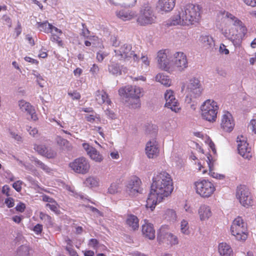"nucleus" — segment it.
<instances>
[{"mask_svg":"<svg viewBox=\"0 0 256 256\" xmlns=\"http://www.w3.org/2000/svg\"><path fill=\"white\" fill-rule=\"evenodd\" d=\"M140 180L136 176H132L128 180L126 184V190L130 195L134 196L140 192Z\"/></svg>","mask_w":256,"mask_h":256,"instance_id":"nucleus-17","label":"nucleus"},{"mask_svg":"<svg viewBox=\"0 0 256 256\" xmlns=\"http://www.w3.org/2000/svg\"><path fill=\"white\" fill-rule=\"evenodd\" d=\"M230 232L237 240L242 242L247 239L248 234L247 224L240 216H238L233 220Z\"/></svg>","mask_w":256,"mask_h":256,"instance_id":"nucleus-5","label":"nucleus"},{"mask_svg":"<svg viewBox=\"0 0 256 256\" xmlns=\"http://www.w3.org/2000/svg\"><path fill=\"white\" fill-rule=\"evenodd\" d=\"M46 207H48L50 208V210L56 214H59L60 213V210H59V206L55 200L51 204H46Z\"/></svg>","mask_w":256,"mask_h":256,"instance_id":"nucleus-39","label":"nucleus"},{"mask_svg":"<svg viewBox=\"0 0 256 256\" xmlns=\"http://www.w3.org/2000/svg\"><path fill=\"white\" fill-rule=\"evenodd\" d=\"M230 20L232 22L234 27L231 28L228 30H226L224 32V35L235 46H239L247 34L246 27L240 19L228 12L220 10L217 12L216 25L222 28V31Z\"/></svg>","mask_w":256,"mask_h":256,"instance_id":"nucleus-2","label":"nucleus"},{"mask_svg":"<svg viewBox=\"0 0 256 256\" xmlns=\"http://www.w3.org/2000/svg\"><path fill=\"white\" fill-rule=\"evenodd\" d=\"M94 130L96 131L103 138H104V134L102 128L100 126H95Z\"/></svg>","mask_w":256,"mask_h":256,"instance_id":"nucleus-64","label":"nucleus"},{"mask_svg":"<svg viewBox=\"0 0 256 256\" xmlns=\"http://www.w3.org/2000/svg\"><path fill=\"white\" fill-rule=\"evenodd\" d=\"M114 51L115 61H124L132 58L134 62H138L140 60L138 54L132 50V46L130 44H124L118 48L114 50Z\"/></svg>","mask_w":256,"mask_h":256,"instance_id":"nucleus-9","label":"nucleus"},{"mask_svg":"<svg viewBox=\"0 0 256 256\" xmlns=\"http://www.w3.org/2000/svg\"><path fill=\"white\" fill-rule=\"evenodd\" d=\"M96 99L98 102L100 104L106 103L108 105H110L112 103L111 100L108 98V94L104 90L97 91Z\"/></svg>","mask_w":256,"mask_h":256,"instance_id":"nucleus-32","label":"nucleus"},{"mask_svg":"<svg viewBox=\"0 0 256 256\" xmlns=\"http://www.w3.org/2000/svg\"><path fill=\"white\" fill-rule=\"evenodd\" d=\"M117 61L114 60V56H113L110 64L108 66V72L112 74L118 76L122 74V66L116 62Z\"/></svg>","mask_w":256,"mask_h":256,"instance_id":"nucleus-30","label":"nucleus"},{"mask_svg":"<svg viewBox=\"0 0 256 256\" xmlns=\"http://www.w3.org/2000/svg\"><path fill=\"white\" fill-rule=\"evenodd\" d=\"M168 50H160L158 52L157 60L159 67L166 71H170L172 66L168 58Z\"/></svg>","mask_w":256,"mask_h":256,"instance_id":"nucleus-14","label":"nucleus"},{"mask_svg":"<svg viewBox=\"0 0 256 256\" xmlns=\"http://www.w3.org/2000/svg\"><path fill=\"white\" fill-rule=\"evenodd\" d=\"M156 80L160 82L166 86H170L172 84V81L168 76L164 75L163 74H158L156 76Z\"/></svg>","mask_w":256,"mask_h":256,"instance_id":"nucleus-37","label":"nucleus"},{"mask_svg":"<svg viewBox=\"0 0 256 256\" xmlns=\"http://www.w3.org/2000/svg\"><path fill=\"white\" fill-rule=\"evenodd\" d=\"M82 145L83 148L92 160L98 162H100L103 160L102 156L96 148L90 146L88 143H83Z\"/></svg>","mask_w":256,"mask_h":256,"instance_id":"nucleus-19","label":"nucleus"},{"mask_svg":"<svg viewBox=\"0 0 256 256\" xmlns=\"http://www.w3.org/2000/svg\"><path fill=\"white\" fill-rule=\"evenodd\" d=\"M218 252L220 256H234V252L231 246L225 242L218 244Z\"/></svg>","mask_w":256,"mask_h":256,"instance_id":"nucleus-27","label":"nucleus"},{"mask_svg":"<svg viewBox=\"0 0 256 256\" xmlns=\"http://www.w3.org/2000/svg\"><path fill=\"white\" fill-rule=\"evenodd\" d=\"M24 59L26 61L32 63V64H36V65L38 64V62L37 60L34 59L30 57L26 56L24 57Z\"/></svg>","mask_w":256,"mask_h":256,"instance_id":"nucleus-60","label":"nucleus"},{"mask_svg":"<svg viewBox=\"0 0 256 256\" xmlns=\"http://www.w3.org/2000/svg\"><path fill=\"white\" fill-rule=\"evenodd\" d=\"M40 218L48 228L54 226V220L50 215L41 212H40Z\"/></svg>","mask_w":256,"mask_h":256,"instance_id":"nucleus-36","label":"nucleus"},{"mask_svg":"<svg viewBox=\"0 0 256 256\" xmlns=\"http://www.w3.org/2000/svg\"><path fill=\"white\" fill-rule=\"evenodd\" d=\"M34 148L40 154L44 156L46 154V151L48 150L44 146L42 145H35Z\"/></svg>","mask_w":256,"mask_h":256,"instance_id":"nucleus-42","label":"nucleus"},{"mask_svg":"<svg viewBox=\"0 0 256 256\" xmlns=\"http://www.w3.org/2000/svg\"><path fill=\"white\" fill-rule=\"evenodd\" d=\"M202 8L198 4H188L181 6L176 15L166 24L168 26H190L198 24L201 18Z\"/></svg>","mask_w":256,"mask_h":256,"instance_id":"nucleus-3","label":"nucleus"},{"mask_svg":"<svg viewBox=\"0 0 256 256\" xmlns=\"http://www.w3.org/2000/svg\"><path fill=\"white\" fill-rule=\"evenodd\" d=\"M56 153L55 151L51 150H47L46 151V154H45L44 156L48 158H54L56 156Z\"/></svg>","mask_w":256,"mask_h":256,"instance_id":"nucleus-51","label":"nucleus"},{"mask_svg":"<svg viewBox=\"0 0 256 256\" xmlns=\"http://www.w3.org/2000/svg\"><path fill=\"white\" fill-rule=\"evenodd\" d=\"M36 26L40 32L48 34L54 26L46 20L43 22H37Z\"/></svg>","mask_w":256,"mask_h":256,"instance_id":"nucleus-35","label":"nucleus"},{"mask_svg":"<svg viewBox=\"0 0 256 256\" xmlns=\"http://www.w3.org/2000/svg\"><path fill=\"white\" fill-rule=\"evenodd\" d=\"M10 188L8 186L4 185L2 186V194H6L7 196H10Z\"/></svg>","mask_w":256,"mask_h":256,"instance_id":"nucleus-58","label":"nucleus"},{"mask_svg":"<svg viewBox=\"0 0 256 256\" xmlns=\"http://www.w3.org/2000/svg\"><path fill=\"white\" fill-rule=\"evenodd\" d=\"M169 228L168 226H162L160 228L158 235L164 238H166L171 244V245H175L178 244V239L177 237L170 232H168Z\"/></svg>","mask_w":256,"mask_h":256,"instance_id":"nucleus-21","label":"nucleus"},{"mask_svg":"<svg viewBox=\"0 0 256 256\" xmlns=\"http://www.w3.org/2000/svg\"><path fill=\"white\" fill-rule=\"evenodd\" d=\"M18 104L20 109L22 111L26 112L31 116L32 120L34 121H36L38 120L34 109L29 102H26L24 100H21L19 101Z\"/></svg>","mask_w":256,"mask_h":256,"instance_id":"nucleus-22","label":"nucleus"},{"mask_svg":"<svg viewBox=\"0 0 256 256\" xmlns=\"http://www.w3.org/2000/svg\"><path fill=\"white\" fill-rule=\"evenodd\" d=\"M106 56V54H104L102 53L98 52L96 54V58L98 62H102Z\"/></svg>","mask_w":256,"mask_h":256,"instance_id":"nucleus-61","label":"nucleus"},{"mask_svg":"<svg viewBox=\"0 0 256 256\" xmlns=\"http://www.w3.org/2000/svg\"><path fill=\"white\" fill-rule=\"evenodd\" d=\"M118 94L129 100H134L136 102L132 104V107L136 108L140 106V98L143 95L142 89L136 86L128 85L121 88L118 90Z\"/></svg>","mask_w":256,"mask_h":256,"instance_id":"nucleus-6","label":"nucleus"},{"mask_svg":"<svg viewBox=\"0 0 256 256\" xmlns=\"http://www.w3.org/2000/svg\"><path fill=\"white\" fill-rule=\"evenodd\" d=\"M248 126L252 131L256 134V119H252Z\"/></svg>","mask_w":256,"mask_h":256,"instance_id":"nucleus-52","label":"nucleus"},{"mask_svg":"<svg viewBox=\"0 0 256 256\" xmlns=\"http://www.w3.org/2000/svg\"><path fill=\"white\" fill-rule=\"evenodd\" d=\"M174 190L172 179L166 171H162L154 175L146 206L152 210L156 205L170 196Z\"/></svg>","mask_w":256,"mask_h":256,"instance_id":"nucleus-1","label":"nucleus"},{"mask_svg":"<svg viewBox=\"0 0 256 256\" xmlns=\"http://www.w3.org/2000/svg\"><path fill=\"white\" fill-rule=\"evenodd\" d=\"M18 254L20 256L27 255L28 254V248L24 246H20L18 250Z\"/></svg>","mask_w":256,"mask_h":256,"instance_id":"nucleus-46","label":"nucleus"},{"mask_svg":"<svg viewBox=\"0 0 256 256\" xmlns=\"http://www.w3.org/2000/svg\"><path fill=\"white\" fill-rule=\"evenodd\" d=\"M198 214L200 220H208L212 214L210 207L206 204L201 205L198 209Z\"/></svg>","mask_w":256,"mask_h":256,"instance_id":"nucleus-29","label":"nucleus"},{"mask_svg":"<svg viewBox=\"0 0 256 256\" xmlns=\"http://www.w3.org/2000/svg\"><path fill=\"white\" fill-rule=\"evenodd\" d=\"M49 33L50 34V39L52 42L56 43L60 46H63L64 42L60 38L62 34V32L61 30L54 26Z\"/></svg>","mask_w":256,"mask_h":256,"instance_id":"nucleus-24","label":"nucleus"},{"mask_svg":"<svg viewBox=\"0 0 256 256\" xmlns=\"http://www.w3.org/2000/svg\"><path fill=\"white\" fill-rule=\"evenodd\" d=\"M219 50L220 54H229L228 50L226 48V46L223 44H220Z\"/></svg>","mask_w":256,"mask_h":256,"instance_id":"nucleus-55","label":"nucleus"},{"mask_svg":"<svg viewBox=\"0 0 256 256\" xmlns=\"http://www.w3.org/2000/svg\"><path fill=\"white\" fill-rule=\"evenodd\" d=\"M186 88L190 96L194 98L199 96L202 90L200 81L196 78H193L190 80Z\"/></svg>","mask_w":256,"mask_h":256,"instance_id":"nucleus-16","label":"nucleus"},{"mask_svg":"<svg viewBox=\"0 0 256 256\" xmlns=\"http://www.w3.org/2000/svg\"><path fill=\"white\" fill-rule=\"evenodd\" d=\"M242 1L248 6L252 7L256 6V0H242Z\"/></svg>","mask_w":256,"mask_h":256,"instance_id":"nucleus-57","label":"nucleus"},{"mask_svg":"<svg viewBox=\"0 0 256 256\" xmlns=\"http://www.w3.org/2000/svg\"><path fill=\"white\" fill-rule=\"evenodd\" d=\"M85 184L90 187H96L98 186V180L92 176L88 178L85 180Z\"/></svg>","mask_w":256,"mask_h":256,"instance_id":"nucleus-38","label":"nucleus"},{"mask_svg":"<svg viewBox=\"0 0 256 256\" xmlns=\"http://www.w3.org/2000/svg\"><path fill=\"white\" fill-rule=\"evenodd\" d=\"M57 143L60 146H68L69 142L66 139L63 138L60 136H57L56 138Z\"/></svg>","mask_w":256,"mask_h":256,"instance_id":"nucleus-43","label":"nucleus"},{"mask_svg":"<svg viewBox=\"0 0 256 256\" xmlns=\"http://www.w3.org/2000/svg\"><path fill=\"white\" fill-rule=\"evenodd\" d=\"M5 204L8 208H12L14 206V200L12 198H8L5 200Z\"/></svg>","mask_w":256,"mask_h":256,"instance_id":"nucleus-53","label":"nucleus"},{"mask_svg":"<svg viewBox=\"0 0 256 256\" xmlns=\"http://www.w3.org/2000/svg\"><path fill=\"white\" fill-rule=\"evenodd\" d=\"M116 15L118 18L126 21L134 18L136 16V12L134 11L124 9L116 12Z\"/></svg>","mask_w":256,"mask_h":256,"instance_id":"nucleus-28","label":"nucleus"},{"mask_svg":"<svg viewBox=\"0 0 256 256\" xmlns=\"http://www.w3.org/2000/svg\"><path fill=\"white\" fill-rule=\"evenodd\" d=\"M36 165L46 172H50V169L39 160L35 161Z\"/></svg>","mask_w":256,"mask_h":256,"instance_id":"nucleus-45","label":"nucleus"},{"mask_svg":"<svg viewBox=\"0 0 256 256\" xmlns=\"http://www.w3.org/2000/svg\"><path fill=\"white\" fill-rule=\"evenodd\" d=\"M99 71V68L98 65L94 64L90 68V72L92 74H97Z\"/></svg>","mask_w":256,"mask_h":256,"instance_id":"nucleus-62","label":"nucleus"},{"mask_svg":"<svg viewBox=\"0 0 256 256\" xmlns=\"http://www.w3.org/2000/svg\"><path fill=\"white\" fill-rule=\"evenodd\" d=\"M172 62L180 71L184 70L188 66L187 57L183 52H178L174 54Z\"/></svg>","mask_w":256,"mask_h":256,"instance_id":"nucleus-13","label":"nucleus"},{"mask_svg":"<svg viewBox=\"0 0 256 256\" xmlns=\"http://www.w3.org/2000/svg\"><path fill=\"white\" fill-rule=\"evenodd\" d=\"M194 185L196 193L204 198L211 196L216 190L214 184L208 180L200 179Z\"/></svg>","mask_w":256,"mask_h":256,"instance_id":"nucleus-8","label":"nucleus"},{"mask_svg":"<svg viewBox=\"0 0 256 256\" xmlns=\"http://www.w3.org/2000/svg\"><path fill=\"white\" fill-rule=\"evenodd\" d=\"M146 153L150 158L157 157L159 154V149L155 140L148 141L146 144Z\"/></svg>","mask_w":256,"mask_h":256,"instance_id":"nucleus-20","label":"nucleus"},{"mask_svg":"<svg viewBox=\"0 0 256 256\" xmlns=\"http://www.w3.org/2000/svg\"><path fill=\"white\" fill-rule=\"evenodd\" d=\"M236 197L240 204L248 208L253 204V198L248 188L244 185L237 187Z\"/></svg>","mask_w":256,"mask_h":256,"instance_id":"nucleus-10","label":"nucleus"},{"mask_svg":"<svg viewBox=\"0 0 256 256\" xmlns=\"http://www.w3.org/2000/svg\"><path fill=\"white\" fill-rule=\"evenodd\" d=\"M145 222L142 226V234L143 236L150 240H154L155 238V230L152 224L144 220Z\"/></svg>","mask_w":256,"mask_h":256,"instance_id":"nucleus-26","label":"nucleus"},{"mask_svg":"<svg viewBox=\"0 0 256 256\" xmlns=\"http://www.w3.org/2000/svg\"><path fill=\"white\" fill-rule=\"evenodd\" d=\"M81 36L85 38H88L90 36V31L87 28H84L81 33Z\"/></svg>","mask_w":256,"mask_h":256,"instance_id":"nucleus-63","label":"nucleus"},{"mask_svg":"<svg viewBox=\"0 0 256 256\" xmlns=\"http://www.w3.org/2000/svg\"><path fill=\"white\" fill-rule=\"evenodd\" d=\"M126 222L133 230H138L139 227V220L137 216L134 214H128Z\"/></svg>","mask_w":256,"mask_h":256,"instance_id":"nucleus-31","label":"nucleus"},{"mask_svg":"<svg viewBox=\"0 0 256 256\" xmlns=\"http://www.w3.org/2000/svg\"><path fill=\"white\" fill-rule=\"evenodd\" d=\"M22 182L21 180H17L14 182L12 184V187L16 190L18 192H20L22 190Z\"/></svg>","mask_w":256,"mask_h":256,"instance_id":"nucleus-49","label":"nucleus"},{"mask_svg":"<svg viewBox=\"0 0 256 256\" xmlns=\"http://www.w3.org/2000/svg\"><path fill=\"white\" fill-rule=\"evenodd\" d=\"M180 230L184 234H189V226L186 220H184L181 222Z\"/></svg>","mask_w":256,"mask_h":256,"instance_id":"nucleus-41","label":"nucleus"},{"mask_svg":"<svg viewBox=\"0 0 256 256\" xmlns=\"http://www.w3.org/2000/svg\"><path fill=\"white\" fill-rule=\"evenodd\" d=\"M68 94L73 100H80L81 98L80 94L76 90H74L72 92H68Z\"/></svg>","mask_w":256,"mask_h":256,"instance_id":"nucleus-44","label":"nucleus"},{"mask_svg":"<svg viewBox=\"0 0 256 256\" xmlns=\"http://www.w3.org/2000/svg\"><path fill=\"white\" fill-rule=\"evenodd\" d=\"M33 230L37 234H40L42 230V226L41 224H36Z\"/></svg>","mask_w":256,"mask_h":256,"instance_id":"nucleus-56","label":"nucleus"},{"mask_svg":"<svg viewBox=\"0 0 256 256\" xmlns=\"http://www.w3.org/2000/svg\"><path fill=\"white\" fill-rule=\"evenodd\" d=\"M156 18L152 4L146 2L141 7L136 18V22L140 26H147L155 24Z\"/></svg>","mask_w":256,"mask_h":256,"instance_id":"nucleus-4","label":"nucleus"},{"mask_svg":"<svg viewBox=\"0 0 256 256\" xmlns=\"http://www.w3.org/2000/svg\"><path fill=\"white\" fill-rule=\"evenodd\" d=\"M166 218L170 220H176V214L173 210L168 209L165 212Z\"/></svg>","mask_w":256,"mask_h":256,"instance_id":"nucleus-40","label":"nucleus"},{"mask_svg":"<svg viewBox=\"0 0 256 256\" xmlns=\"http://www.w3.org/2000/svg\"><path fill=\"white\" fill-rule=\"evenodd\" d=\"M238 150L239 154L246 159L250 160L252 156V148L247 142L246 138L243 136L237 137Z\"/></svg>","mask_w":256,"mask_h":256,"instance_id":"nucleus-12","label":"nucleus"},{"mask_svg":"<svg viewBox=\"0 0 256 256\" xmlns=\"http://www.w3.org/2000/svg\"><path fill=\"white\" fill-rule=\"evenodd\" d=\"M164 98L166 107L175 112H178L180 110V104L176 99L172 90H166L164 94Z\"/></svg>","mask_w":256,"mask_h":256,"instance_id":"nucleus-15","label":"nucleus"},{"mask_svg":"<svg viewBox=\"0 0 256 256\" xmlns=\"http://www.w3.org/2000/svg\"><path fill=\"white\" fill-rule=\"evenodd\" d=\"M199 42L201 46L205 49H212L215 45L214 38L208 34L201 35L199 38Z\"/></svg>","mask_w":256,"mask_h":256,"instance_id":"nucleus-25","label":"nucleus"},{"mask_svg":"<svg viewBox=\"0 0 256 256\" xmlns=\"http://www.w3.org/2000/svg\"><path fill=\"white\" fill-rule=\"evenodd\" d=\"M200 110L203 119L210 122L216 120L218 106L215 101L207 100L201 106Z\"/></svg>","mask_w":256,"mask_h":256,"instance_id":"nucleus-7","label":"nucleus"},{"mask_svg":"<svg viewBox=\"0 0 256 256\" xmlns=\"http://www.w3.org/2000/svg\"><path fill=\"white\" fill-rule=\"evenodd\" d=\"M140 60L142 61V65L146 66H148L150 65V62L147 55L142 54L140 57Z\"/></svg>","mask_w":256,"mask_h":256,"instance_id":"nucleus-47","label":"nucleus"},{"mask_svg":"<svg viewBox=\"0 0 256 256\" xmlns=\"http://www.w3.org/2000/svg\"><path fill=\"white\" fill-rule=\"evenodd\" d=\"M10 134L12 137L14 138L18 143L22 142V138L20 135L12 132H10Z\"/></svg>","mask_w":256,"mask_h":256,"instance_id":"nucleus-50","label":"nucleus"},{"mask_svg":"<svg viewBox=\"0 0 256 256\" xmlns=\"http://www.w3.org/2000/svg\"><path fill=\"white\" fill-rule=\"evenodd\" d=\"M88 246L94 249H97L98 246V242L96 238H92L88 242Z\"/></svg>","mask_w":256,"mask_h":256,"instance_id":"nucleus-48","label":"nucleus"},{"mask_svg":"<svg viewBox=\"0 0 256 256\" xmlns=\"http://www.w3.org/2000/svg\"><path fill=\"white\" fill-rule=\"evenodd\" d=\"M16 211L22 212L26 209V205L22 202H20L15 208Z\"/></svg>","mask_w":256,"mask_h":256,"instance_id":"nucleus-54","label":"nucleus"},{"mask_svg":"<svg viewBox=\"0 0 256 256\" xmlns=\"http://www.w3.org/2000/svg\"><path fill=\"white\" fill-rule=\"evenodd\" d=\"M220 126L222 130L226 132H230L234 126V122L230 112L228 111L224 112L222 117Z\"/></svg>","mask_w":256,"mask_h":256,"instance_id":"nucleus-18","label":"nucleus"},{"mask_svg":"<svg viewBox=\"0 0 256 256\" xmlns=\"http://www.w3.org/2000/svg\"><path fill=\"white\" fill-rule=\"evenodd\" d=\"M122 188V182L120 180H117L115 182L111 184L108 188V192L110 194H114L120 192Z\"/></svg>","mask_w":256,"mask_h":256,"instance_id":"nucleus-34","label":"nucleus"},{"mask_svg":"<svg viewBox=\"0 0 256 256\" xmlns=\"http://www.w3.org/2000/svg\"><path fill=\"white\" fill-rule=\"evenodd\" d=\"M42 200L44 202H48V204H51L55 200L50 198V196H46V195H44L42 196Z\"/></svg>","mask_w":256,"mask_h":256,"instance_id":"nucleus-59","label":"nucleus"},{"mask_svg":"<svg viewBox=\"0 0 256 256\" xmlns=\"http://www.w3.org/2000/svg\"><path fill=\"white\" fill-rule=\"evenodd\" d=\"M69 166L76 173L82 174L88 173L90 168L88 160L84 157L76 158Z\"/></svg>","mask_w":256,"mask_h":256,"instance_id":"nucleus-11","label":"nucleus"},{"mask_svg":"<svg viewBox=\"0 0 256 256\" xmlns=\"http://www.w3.org/2000/svg\"><path fill=\"white\" fill-rule=\"evenodd\" d=\"M207 160H206V162H207V163H208V168H209V172H208V174L214 178H218V179H220V180H222V179H223L224 178V176L223 175V174H218L217 173H216L215 172H213V169H214V164H213V162H212V156L210 154H208V156H207Z\"/></svg>","mask_w":256,"mask_h":256,"instance_id":"nucleus-33","label":"nucleus"},{"mask_svg":"<svg viewBox=\"0 0 256 256\" xmlns=\"http://www.w3.org/2000/svg\"><path fill=\"white\" fill-rule=\"evenodd\" d=\"M176 4V0H158L157 8L162 12H168L172 11Z\"/></svg>","mask_w":256,"mask_h":256,"instance_id":"nucleus-23","label":"nucleus"}]
</instances>
